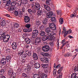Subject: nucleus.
<instances>
[{
  "label": "nucleus",
  "instance_id": "obj_28",
  "mask_svg": "<svg viewBox=\"0 0 78 78\" xmlns=\"http://www.w3.org/2000/svg\"><path fill=\"white\" fill-rule=\"evenodd\" d=\"M25 41L26 43L28 44H30L31 42V40L29 38H26Z\"/></svg>",
  "mask_w": 78,
  "mask_h": 78
},
{
  "label": "nucleus",
  "instance_id": "obj_34",
  "mask_svg": "<svg viewBox=\"0 0 78 78\" xmlns=\"http://www.w3.org/2000/svg\"><path fill=\"white\" fill-rule=\"evenodd\" d=\"M8 9L9 11H13L14 9V8L12 6H9L8 7Z\"/></svg>",
  "mask_w": 78,
  "mask_h": 78
},
{
  "label": "nucleus",
  "instance_id": "obj_56",
  "mask_svg": "<svg viewBox=\"0 0 78 78\" xmlns=\"http://www.w3.org/2000/svg\"><path fill=\"white\" fill-rule=\"evenodd\" d=\"M32 31V29L31 28H28L27 29V32H30Z\"/></svg>",
  "mask_w": 78,
  "mask_h": 78
},
{
  "label": "nucleus",
  "instance_id": "obj_38",
  "mask_svg": "<svg viewBox=\"0 0 78 78\" xmlns=\"http://www.w3.org/2000/svg\"><path fill=\"white\" fill-rule=\"evenodd\" d=\"M40 35L43 36L45 35V32L44 31H40L39 32Z\"/></svg>",
  "mask_w": 78,
  "mask_h": 78
},
{
  "label": "nucleus",
  "instance_id": "obj_55",
  "mask_svg": "<svg viewBox=\"0 0 78 78\" xmlns=\"http://www.w3.org/2000/svg\"><path fill=\"white\" fill-rule=\"evenodd\" d=\"M8 72H13V70L11 68H9L8 70Z\"/></svg>",
  "mask_w": 78,
  "mask_h": 78
},
{
  "label": "nucleus",
  "instance_id": "obj_37",
  "mask_svg": "<svg viewBox=\"0 0 78 78\" xmlns=\"http://www.w3.org/2000/svg\"><path fill=\"white\" fill-rule=\"evenodd\" d=\"M24 52V51L23 50H21L18 52V55L19 56L21 55Z\"/></svg>",
  "mask_w": 78,
  "mask_h": 78
},
{
  "label": "nucleus",
  "instance_id": "obj_12",
  "mask_svg": "<svg viewBox=\"0 0 78 78\" xmlns=\"http://www.w3.org/2000/svg\"><path fill=\"white\" fill-rule=\"evenodd\" d=\"M53 13L51 12H48L46 15V17L47 18H50L52 17Z\"/></svg>",
  "mask_w": 78,
  "mask_h": 78
},
{
  "label": "nucleus",
  "instance_id": "obj_45",
  "mask_svg": "<svg viewBox=\"0 0 78 78\" xmlns=\"http://www.w3.org/2000/svg\"><path fill=\"white\" fill-rule=\"evenodd\" d=\"M4 33H5L4 32L2 29H0V35H3Z\"/></svg>",
  "mask_w": 78,
  "mask_h": 78
},
{
  "label": "nucleus",
  "instance_id": "obj_62",
  "mask_svg": "<svg viewBox=\"0 0 78 78\" xmlns=\"http://www.w3.org/2000/svg\"><path fill=\"white\" fill-rule=\"evenodd\" d=\"M49 44L52 46L54 45V43L53 42H51L49 43Z\"/></svg>",
  "mask_w": 78,
  "mask_h": 78
},
{
  "label": "nucleus",
  "instance_id": "obj_4",
  "mask_svg": "<svg viewBox=\"0 0 78 78\" xmlns=\"http://www.w3.org/2000/svg\"><path fill=\"white\" fill-rule=\"evenodd\" d=\"M49 27L50 28V29L52 30H55L56 29V25L53 23L50 24L49 25Z\"/></svg>",
  "mask_w": 78,
  "mask_h": 78
},
{
  "label": "nucleus",
  "instance_id": "obj_9",
  "mask_svg": "<svg viewBox=\"0 0 78 78\" xmlns=\"http://www.w3.org/2000/svg\"><path fill=\"white\" fill-rule=\"evenodd\" d=\"M17 45H18L17 44V43L16 42H14L12 43V49L13 50L16 49Z\"/></svg>",
  "mask_w": 78,
  "mask_h": 78
},
{
  "label": "nucleus",
  "instance_id": "obj_47",
  "mask_svg": "<svg viewBox=\"0 0 78 78\" xmlns=\"http://www.w3.org/2000/svg\"><path fill=\"white\" fill-rule=\"evenodd\" d=\"M31 26V25L30 24H26L25 27L26 28H29Z\"/></svg>",
  "mask_w": 78,
  "mask_h": 78
},
{
  "label": "nucleus",
  "instance_id": "obj_27",
  "mask_svg": "<svg viewBox=\"0 0 78 78\" xmlns=\"http://www.w3.org/2000/svg\"><path fill=\"white\" fill-rule=\"evenodd\" d=\"M33 77L34 78H41V76H39V75L37 74H34Z\"/></svg>",
  "mask_w": 78,
  "mask_h": 78
},
{
  "label": "nucleus",
  "instance_id": "obj_17",
  "mask_svg": "<svg viewBox=\"0 0 78 78\" xmlns=\"http://www.w3.org/2000/svg\"><path fill=\"white\" fill-rule=\"evenodd\" d=\"M34 67L36 69H39L41 65L39 63H36L34 64Z\"/></svg>",
  "mask_w": 78,
  "mask_h": 78
},
{
  "label": "nucleus",
  "instance_id": "obj_33",
  "mask_svg": "<svg viewBox=\"0 0 78 78\" xmlns=\"http://www.w3.org/2000/svg\"><path fill=\"white\" fill-rule=\"evenodd\" d=\"M25 52L27 55H28L29 56H30L31 55V53L30 51H27V50H26L25 51Z\"/></svg>",
  "mask_w": 78,
  "mask_h": 78
},
{
  "label": "nucleus",
  "instance_id": "obj_6",
  "mask_svg": "<svg viewBox=\"0 0 78 78\" xmlns=\"http://www.w3.org/2000/svg\"><path fill=\"white\" fill-rule=\"evenodd\" d=\"M41 40L42 39L41 37H37V39H36L34 44L36 45L39 44L40 43H41Z\"/></svg>",
  "mask_w": 78,
  "mask_h": 78
},
{
  "label": "nucleus",
  "instance_id": "obj_49",
  "mask_svg": "<svg viewBox=\"0 0 78 78\" xmlns=\"http://www.w3.org/2000/svg\"><path fill=\"white\" fill-rule=\"evenodd\" d=\"M18 16L19 17H21L22 16V13L21 12H19L18 14Z\"/></svg>",
  "mask_w": 78,
  "mask_h": 78
},
{
  "label": "nucleus",
  "instance_id": "obj_25",
  "mask_svg": "<svg viewBox=\"0 0 78 78\" xmlns=\"http://www.w3.org/2000/svg\"><path fill=\"white\" fill-rule=\"evenodd\" d=\"M42 9L39 10L37 12V15L39 16L41 15L42 14Z\"/></svg>",
  "mask_w": 78,
  "mask_h": 78
},
{
  "label": "nucleus",
  "instance_id": "obj_3",
  "mask_svg": "<svg viewBox=\"0 0 78 78\" xmlns=\"http://www.w3.org/2000/svg\"><path fill=\"white\" fill-rule=\"evenodd\" d=\"M39 34V32L38 30H33L32 35V37H31V39L33 38L34 39L35 38H36V37H37L38 34Z\"/></svg>",
  "mask_w": 78,
  "mask_h": 78
},
{
  "label": "nucleus",
  "instance_id": "obj_44",
  "mask_svg": "<svg viewBox=\"0 0 78 78\" xmlns=\"http://www.w3.org/2000/svg\"><path fill=\"white\" fill-rule=\"evenodd\" d=\"M27 57V55L24 54H23L21 55V58L23 59H24V58H26Z\"/></svg>",
  "mask_w": 78,
  "mask_h": 78
},
{
  "label": "nucleus",
  "instance_id": "obj_21",
  "mask_svg": "<svg viewBox=\"0 0 78 78\" xmlns=\"http://www.w3.org/2000/svg\"><path fill=\"white\" fill-rule=\"evenodd\" d=\"M41 66H42V67L44 69H46L48 68V67L49 65L48 64H41Z\"/></svg>",
  "mask_w": 78,
  "mask_h": 78
},
{
  "label": "nucleus",
  "instance_id": "obj_2",
  "mask_svg": "<svg viewBox=\"0 0 78 78\" xmlns=\"http://www.w3.org/2000/svg\"><path fill=\"white\" fill-rule=\"evenodd\" d=\"M31 8L32 9H29L27 10V12L30 14H35L36 12V11L35 8V6L34 5H32L31 6Z\"/></svg>",
  "mask_w": 78,
  "mask_h": 78
},
{
  "label": "nucleus",
  "instance_id": "obj_48",
  "mask_svg": "<svg viewBox=\"0 0 78 78\" xmlns=\"http://www.w3.org/2000/svg\"><path fill=\"white\" fill-rule=\"evenodd\" d=\"M16 73L13 72L12 74V75H11V76H13L15 77H16Z\"/></svg>",
  "mask_w": 78,
  "mask_h": 78
},
{
  "label": "nucleus",
  "instance_id": "obj_24",
  "mask_svg": "<svg viewBox=\"0 0 78 78\" xmlns=\"http://www.w3.org/2000/svg\"><path fill=\"white\" fill-rule=\"evenodd\" d=\"M76 73H74L72 74L71 75V78H78V76H76Z\"/></svg>",
  "mask_w": 78,
  "mask_h": 78
},
{
  "label": "nucleus",
  "instance_id": "obj_60",
  "mask_svg": "<svg viewBox=\"0 0 78 78\" xmlns=\"http://www.w3.org/2000/svg\"><path fill=\"white\" fill-rule=\"evenodd\" d=\"M13 73V72H8V74L9 76H11Z\"/></svg>",
  "mask_w": 78,
  "mask_h": 78
},
{
  "label": "nucleus",
  "instance_id": "obj_53",
  "mask_svg": "<svg viewBox=\"0 0 78 78\" xmlns=\"http://www.w3.org/2000/svg\"><path fill=\"white\" fill-rule=\"evenodd\" d=\"M63 31L62 32V34H63L65 33L66 32V29L65 27H63Z\"/></svg>",
  "mask_w": 78,
  "mask_h": 78
},
{
  "label": "nucleus",
  "instance_id": "obj_23",
  "mask_svg": "<svg viewBox=\"0 0 78 78\" xmlns=\"http://www.w3.org/2000/svg\"><path fill=\"white\" fill-rule=\"evenodd\" d=\"M33 57L35 60H37L38 59L37 55L36 53H34Z\"/></svg>",
  "mask_w": 78,
  "mask_h": 78
},
{
  "label": "nucleus",
  "instance_id": "obj_41",
  "mask_svg": "<svg viewBox=\"0 0 78 78\" xmlns=\"http://www.w3.org/2000/svg\"><path fill=\"white\" fill-rule=\"evenodd\" d=\"M11 1L10 0H9L8 1L6 4V6H9V5L11 4Z\"/></svg>",
  "mask_w": 78,
  "mask_h": 78
},
{
  "label": "nucleus",
  "instance_id": "obj_64",
  "mask_svg": "<svg viewBox=\"0 0 78 78\" xmlns=\"http://www.w3.org/2000/svg\"><path fill=\"white\" fill-rule=\"evenodd\" d=\"M62 74H59V76L57 78H62Z\"/></svg>",
  "mask_w": 78,
  "mask_h": 78
},
{
  "label": "nucleus",
  "instance_id": "obj_15",
  "mask_svg": "<svg viewBox=\"0 0 78 78\" xmlns=\"http://www.w3.org/2000/svg\"><path fill=\"white\" fill-rule=\"evenodd\" d=\"M43 6L45 9L48 11H50L51 10V9L50 7L47 5L45 4H44Z\"/></svg>",
  "mask_w": 78,
  "mask_h": 78
},
{
  "label": "nucleus",
  "instance_id": "obj_39",
  "mask_svg": "<svg viewBox=\"0 0 78 78\" xmlns=\"http://www.w3.org/2000/svg\"><path fill=\"white\" fill-rule=\"evenodd\" d=\"M34 66V64L32 62H30L28 64V66L30 67H33Z\"/></svg>",
  "mask_w": 78,
  "mask_h": 78
},
{
  "label": "nucleus",
  "instance_id": "obj_16",
  "mask_svg": "<svg viewBox=\"0 0 78 78\" xmlns=\"http://www.w3.org/2000/svg\"><path fill=\"white\" fill-rule=\"evenodd\" d=\"M71 33H72V30L70 29H69V30H68V31H66V32H65V33H64V37H65L68 34H70Z\"/></svg>",
  "mask_w": 78,
  "mask_h": 78
},
{
  "label": "nucleus",
  "instance_id": "obj_58",
  "mask_svg": "<svg viewBox=\"0 0 78 78\" xmlns=\"http://www.w3.org/2000/svg\"><path fill=\"white\" fill-rule=\"evenodd\" d=\"M23 31L26 33H28L27 29H24L23 30Z\"/></svg>",
  "mask_w": 78,
  "mask_h": 78
},
{
  "label": "nucleus",
  "instance_id": "obj_26",
  "mask_svg": "<svg viewBox=\"0 0 78 78\" xmlns=\"http://www.w3.org/2000/svg\"><path fill=\"white\" fill-rule=\"evenodd\" d=\"M63 22H64V20L63 18H61L59 19V23L60 25H61L63 24Z\"/></svg>",
  "mask_w": 78,
  "mask_h": 78
},
{
  "label": "nucleus",
  "instance_id": "obj_7",
  "mask_svg": "<svg viewBox=\"0 0 78 78\" xmlns=\"http://www.w3.org/2000/svg\"><path fill=\"white\" fill-rule=\"evenodd\" d=\"M6 64V59L5 58H2L1 59V64L2 66H4Z\"/></svg>",
  "mask_w": 78,
  "mask_h": 78
},
{
  "label": "nucleus",
  "instance_id": "obj_61",
  "mask_svg": "<svg viewBox=\"0 0 78 78\" xmlns=\"http://www.w3.org/2000/svg\"><path fill=\"white\" fill-rule=\"evenodd\" d=\"M56 73H57V70H54L53 71V74H55V75Z\"/></svg>",
  "mask_w": 78,
  "mask_h": 78
},
{
  "label": "nucleus",
  "instance_id": "obj_20",
  "mask_svg": "<svg viewBox=\"0 0 78 78\" xmlns=\"http://www.w3.org/2000/svg\"><path fill=\"white\" fill-rule=\"evenodd\" d=\"M63 70V67H61L60 69H59L57 71V73L58 74H59V75H61L62 74V71Z\"/></svg>",
  "mask_w": 78,
  "mask_h": 78
},
{
  "label": "nucleus",
  "instance_id": "obj_50",
  "mask_svg": "<svg viewBox=\"0 0 78 78\" xmlns=\"http://www.w3.org/2000/svg\"><path fill=\"white\" fill-rule=\"evenodd\" d=\"M14 26L15 27L18 28L19 26V24L18 23H16L14 24Z\"/></svg>",
  "mask_w": 78,
  "mask_h": 78
},
{
  "label": "nucleus",
  "instance_id": "obj_29",
  "mask_svg": "<svg viewBox=\"0 0 78 78\" xmlns=\"http://www.w3.org/2000/svg\"><path fill=\"white\" fill-rule=\"evenodd\" d=\"M5 33H4L3 35H2L1 37H0V40L2 41L3 40V39L4 38V36H5Z\"/></svg>",
  "mask_w": 78,
  "mask_h": 78
},
{
  "label": "nucleus",
  "instance_id": "obj_22",
  "mask_svg": "<svg viewBox=\"0 0 78 78\" xmlns=\"http://www.w3.org/2000/svg\"><path fill=\"white\" fill-rule=\"evenodd\" d=\"M17 1L16 0H14V1L12 2L11 3V5L12 6H16V4H17Z\"/></svg>",
  "mask_w": 78,
  "mask_h": 78
},
{
  "label": "nucleus",
  "instance_id": "obj_46",
  "mask_svg": "<svg viewBox=\"0 0 78 78\" xmlns=\"http://www.w3.org/2000/svg\"><path fill=\"white\" fill-rule=\"evenodd\" d=\"M74 72H75L78 71V67L75 66V67H74Z\"/></svg>",
  "mask_w": 78,
  "mask_h": 78
},
{
  "label": "nucleus",
  "instance_id": "obj_40",
  "mask_svg": "<svg viewBox=\"0 0 78 78\" xmlns=\"http://www.w3.org/2000/svg\"><path fill=\"white\" fill-rule=\"evenodd\" d=\"M4 70L2 69L0 71V75L1 76H2V75L4 74Z\"/></svg>",
  "mask_w": 78,
  "mask_h": 78
},
{
  "label": "nucleus",
  "instance_id": "obj_51",
  "mask_svg": "<svg viewBox=\"0 0 78 78\" xmlns=\"http://www.w3.org/2000/svg\"><path fill=\"white\" fill-rule=\"evenodd\" d=\"M19 13L17 11H15L14 12V14H15V15L16 16H18Z\"/></svg>",
  "mask_w": 78,
  "mask_h": 78
},
{
  "label": "nucleus",
  "instance_id": "obj_1",
  "mask_svg": "<svg viewBox=\"0 0 78 78\" xmlns=\"http://www.w3.org/2000/svg\"><path fill=\"white\" fill-rule=\"evenodd\" d=\"M45 31L48 34L46 35H44L42 38V40L43 41H45L49 38L52 40L53 39L52 37H55L56 34L53 32H51L49 27H47L46 28Z\"/></svg>",
  "mask_w": 78,
  "mask_h": 78
},
{
  "label": "nucleus",
  "instance_id": "obj_42",
  "mask_svg": "<svg viewBox=\"0 0 78 78\" xmlns=\"http://www.w3.org/2000/svg\"><path fill=\"white\" fill-rule=\"evenodd\" d=\"M51 21L54 23L56 21V19L55 17H52L51 19Z\"/></svg>",
  "mask_w": 78,
  "mask_h": 78
},
{
  "label": "nucleus",
  "instance_id": "obj_57",
  "mask_svg": "<svg viewBox=\"0 0 78 78\" xmlns=\"http://www.w3.org/2000/svg\"><path fill=\"white\" fill-rule=\"evenodd\" d=\"M50 1H46V3L47 5H50Z\"/></svg>",
  "mask_w": 78,
  "mask_h": 78
},
{
  "label": "nucleus",
  "instance_id": "obj_13",
  "mask_svg": "<svg viewBox=\"0 0 78 78\" xmlns=\"http://www.w3.org/2000/svg\"><path fill=\"white\" fill-rule=\"evenodd\" d=\"M1 25L2 27H4L6 24V20L4 19H2L1 21Z\"/></svg>",
  "mask_w": 78,
  "mask_h": 78
},
{
  "label": "nucleus",
  "instance_id": "obj_10",
  "mask_svg": "<svg viewBox=\"0 0 78 78\" xmlns=\"http://www.w3.org/2000/svg\"><path fill=\"white\" fill-rule=\"evenodd\" d=\"M49 47L47 45L44 46L42 48L43 50L44 51H49Z\"/></svg>",
  "mask_w": 78,
  "mask_h": 78
},
{
  "label": "nucleus",
  "instance_id": "obj_11",
  "mask_svg": "<svg viewBox=\"0 0 78 78\" xmlns=\"http://www.w3.org/2000/svg\"><path fill=\"white\" fill-rule=\"evenodd\" d=\"M35 9L37 10H40L41 6L40 4L38 2H36L35 4Z\"/></svg>",
  "mask_w": 78,
  "mask_h": 78
},
{
  "label": "nucleus",
  "instance_id": "obj_52",
  "mask_svg": "<svg viewBox=\"0 0 78 78\" xmlns=\"http://www.w3.org/2000/svg\"><path fill=\"white\" fill-rule=\"evenodd\" d=\"M22 3L20 1H18L17 2V5L18 6H21Z\"/></svg>",
  "mask_w": 78,
  "mask_h": 78
},
{
  "label": "nucleus",
  "instance_id": "obj_35",
  "mask_svg": "<svg viewBox=\"0 0 78 78\" xmlns=\"http://www.w3.org/2000/svg\"><path fill=\"white\" fill-rule=\"evenodd\" d=\"M57 13L58 15H59L60 16H61L62 12L61 10H58L57 11Z\"/></svg>",
  "mask_w": 78,
  "mask_h": 78
},
{
  "label": "nucleus",
  "instance_id": "obj_43",
  "mask_svg": "<svg viewBox=\"0 0 78 78\" xmlns=\"http://www.w3.org/2000/svg\"><path fill=\"white\" fill-rule=\"evenodd\" d=\"M41 23V22L39 20L36 21V24L38 26H39Z\"/></svg>",
  "mask_w": 78,
  "mask_h": 78
},
{
  "label": "nucleus",
  "instance_id": "obj_31",
  "mask_svg": "<svg viewBox=\"0 0 78 78\" xmlns=\"http://www.w3.org/2000/svg\"><path fill=\"white\" fill-rule=\"evenodd\" d=\"M11 59V56L8 55L6 57V60L7 61V62H9V61H10Z\"/></svg>",
  "mask_w": 78,
  "mask_h": 78
},
{
  "label": "nucleus",
  "instance_id": "obj_36",
  "mask_svg": "<svg viewBox=\"0 0 78 78\" xmlns=\"http://www.w3.org/2000/svg\"><path fill=\"white\" fill-rule=\"evenodd\" d=\"M31 67L30 66H28L26 68H25V70H27V71H30L31 70Z\"/></svg>",
  "mask_w": 78,
  "mask_h": 78
},
{
  "label": "nucleus",
  "instance_id": "obj_30",
  "mask_svg": "<svg viewBox=\"0 0 78 78\" xmlns=\"http://www.w3.org/2000/svg\"><path fill=\"white\" fill-rule=\"evenodd\" d=\"M41 78H48L47 75V74H41Z\"/></svg>",
  "mask_w": 78,
  "mask_h": 78
},
{
  "label": "nucleus",
  "instance_id": "obj_5",
  "mask_svg": "<svg viewBox=\"0 0 78 78\" xmlns=\"http://www.w3.org/2000/svg\"><path fill=\"white\" fill-rule=\"evenodd\" d=\"M10 37L9 35L7 34L6 35H5L3 39V41L5 42H8L9 39Z\"/></svg>",
  "mask_w": 78,
  "mask_h": 78
},
{
  "label": "nucleus",
  "instance_id": "obj_19",
  "mask_svg": "<svg viewBox=\"0 0 78 78\" xmlns=\"http://www.w3.org/2000/svg\"><path fill=\"white\" fill-rule=\"evenodd\" d=\"M43 23V26H41L40 28L41 29H43L44 27H47V22H44V21H42Z\"/></svg>",
  "mask_w": 78,
  "mask_h": 78
},
{
  "label": "nucleus",
  "instance_id": "obj_63",
  "mask_svg": "<svg viewBox=\"0 0 78 78\" xmlns=\"http://www.w3.org/2000/svg\"><path fill=\"white\" fill-rule=\"evenodd\" d=\"M64 56L65 57H67L68 56V53H67V54H65L64 55Z\"/></svg>",
  "mask_w": 78,
  "mask_h": 78
},
{
  "label": "nucleus",
  "instance_id": "obj_32",
  "mask_svg": "<svg viewBox=\"0 0 78 78\" xmlns=\"http://www.w3.org/2000/svg\"><path fill=\"white\" fill-rule=\"evenodd\" d=\"M21 1L23 5H26L28 2V0H21Z\"/></svg>",
  "mask_w": 78,
  "mask_h": 78
},
{
  "label": "nucleus",
  "instance_id": "obj_59",
  "mask_svg": "<svg viewBox=\"0 0 78 78\" xmlns=\"http://www.w3.org/2000/svg\"><path fill=\"white\" fill-rule=\"evenodd\" d=\"M61 66L60 64H58L57 66H56V68L59 69Z\"/></svg>",
  "mask_w": 78,
  "mask_h": 78
},
{
  "label": "nucleus",
  "instance_id": "obj_18",
  "mask_svg": "<svg viewBox=\"0 0 78 78\" xmlns=\"http://www.w3.org/2000/svg\"><path fill=\"white\" fill-rule=\"evenodd\" d=\"M78 10V9H76V10H75L74 11V12H73V14L72 15H71L70 16V17L71 18H73V17L74 16H76L77 13H76V11H77Z\"/></svg>",
  "mask_w": 78,
  "mask_h": 78
},
{
  "label": "nucleus",
  "instance_id": "obj_14",
  "mask_svg": "<svg viewBox=\"0 0 78 78\" xmlns=\"http://www.w3.org/2000/svg\"><path fill=\"white\" fill-rule=\"evenodd\" d=\"M24 20L25 23H29L30 21V19L28 16H26L24 17Z\"/></svg>",
  "mask_w": 78,
  "mask_h": 78
},
{
  "label": "nucleus",
  "instance_id": "obj_54",
  "mask_svg": "<svg viewBox=\"0 0 78 78\" xmlns=\"http://www.w3.org/2000/svg\"><path fill=\"white\" fill-rule=\"evenodd\" d=\"M22 75L23 77H26L27 76V75L25 73H23Z\"/></svg>",
  "mask_w": 78,
  "mask_h": 78
},
{
  "label": "nucleus",
  "instance_id": "obj_8",
  "mask_svg": "<svg viewBox=\"0 0 78 78\" xmlns=\"http://www.w3.org/2000/svg\"><path fill=\"white\" fill-rule=\"evenodd\" d=\"M41 61L44 63H48V58L45 57L42 58L41 59Z\"/></svg>",
  "mask_w": 78,
  "mask_h": 78
}]
</instances>
